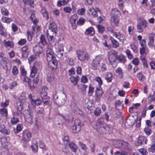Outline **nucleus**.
Segmentation results:
<instances>
[{
  "mask_svg": "<svg viewBox=\"0 0 155 155\" xmlns=\"http://www.w3.org/2000/svg\"><path fill=\"white\" fill-rule=\"evenodd\" d=\"M46 54L47 59L48 62L49 68L51 70L56 69L58 62L51 47L47 48L46 50Z\"/></svg>",
  "mask_w": 155,
  "mask_h": 155,
  "instance_id": "f257e3e1",
  "label": "nucleus"
},
{
  "mask_svg": "<svg viewBox=\"0 0 155 155\" xmlns=\"http://www.w3.org/2000/svg\"><path fill=\"white\" fill-rule=\"evenodd\" d=\"M66 99V95L65 94L62 93L58 96L56 94L54 95L53 99L54 102L59 106L63 105Z\"/></svg>",
  "mask_w": 155,
  "mask_h": 155,
  "instance_id": "f03ea898",
  "label": "nucleus"
},
{
  "mask_svg": "<svg viewBox=\"0 0 155 155\" xmlns=\"http://www.w3.org/2000/svg\"><path fill=\"white\" fill-rule=\"evenodd\" d=\"M76 53L78 59L81 61H84L85 60L88 61L89 58V56L88 54L85 53L83 50H78L76 51Z\"/></svg>",
  "mask_w": 155,
  "mask_h": 155,
  "instance_id": "7ed1b4c3",
  "label": "nucleus"
},
{
  "mask_svg": "<svg viewBox=\"0 0 155 155\" xmlns=\"http://www.w3.org/2000/svg\"><path fill=\"white\" fill-rule=\"evenodd\" d=\"M63 45L62 44H57L55 45V52L57 56L62 59L64 54Z\"/></svg>",
  "mask_w": 155,
  "mask_h": 155,
  "instance_id": "20e7f679",
  "label": "nucleus"
},
{
  "mask_svg": "<svg viewBox=\"0 0 155 155\" xmlns=\"http://www.w3.org/2000/svg\"><path fill=\"white\" fill-rule=\"evenodd\" d=\"M81 129L80 121L78 119L75 120L74 121V125L71 128L72 132L74 133H78L80 131Z\"/></svg>",
  "mask_w": 155,
  "mask_h": 155,
  "instance_id": "39448f33",
  "label": "nucleus"
},
{
  "mask_svg": "<svg viewBox=\"0 0 155 155\" xmlns=\"http://www.w3.org/2000/svg\"><path fill=\"white\" fill-rule=\"evenodd\" d=\"M102 58L99 55L97 56L93 60L91 64L94 70L98 69L100 67V62Z\"/></svg>",
  "mask_w": 155,
  "mask_h": 155,
  "instance_id": "423d86ee",
  "label": "nucleus"
},
{
  "mask_svg": "<svg viewBox=\"0 0 155 155\" xmlns=\"http://www.w3.org/2000/svg\"><path fill=\"white\" fill-rule=\"evenodd\" d=\"M98 12H100V10L98 8L95 9L93 8H91L87 11L88 15L91 18L97 17V16Z\"/></svg>",
  "mask_w": 155,
  "mask_h": 155,
  "instance_id": "0eeeda50",
  "label": "nucleus"
},
{
  "mask_svg": "<svg viewBox=\"0 0 155 155\" xmlns=\"http://www.w3.org/2000/svg\"><path fill=\"white\" fill-rule=\"evenodd\" d=\"M96 126L99 130H101L102 133L105 132V130L108 128L106 124L104 123L102 120H99L96 123Z\"/></svg>",
  "mask_w": 155,
  "mask_h": 155,
  "instance_id": "6e6552de",
  "label": "nucleus"
},
{
  "mask_svg": "<svg viewBox=\"0 0 155 155\" xmlns=\"http://www.w3.org/2000/svg\"><path fill=\"white\" fill-rule=\"evenodd\" d=\"M70 106L71 109L74 113L79 114H82V111L78 107L77 105L74 102H71Z\"/></svg>",
  "mask_w": 155,
  "mask_h": 155,
  "instance_id": "1a4fd4ad",
  "label": "nucleus"
},
{
  "mask_svg": "<svg viewBox=\"0 0 155 155\" xmlns=\"http://www.w3.org/2000/svg\"><path fill=\"white\" fill-rule=\"evenodd\" d=\"M56 31L48 30L47 31V36L49 42L51 43L54 41V37L56 35Z\"/></svg>",
  "mask_w": 155,
  "mask_h": 155,
  "instance_id": "9d476101",
  "label": "nucleus"
},
{
  "mask_svg": "<svg viewBox=\"0 0 155 155\" xmlns=\"http://www.w3.org/2000/svg\"><path fill=\"white\" fill-rule=\"evenodd\" d=\"M147 26V22L145 20H142L138 22L137 27L138 32H141L143 31V28Z\"/></svg>",
  "mask_w": 155,
  "mask_h": 155,
  "instance_id": "9b49d317",
  "label": "nucleus"
},
{
  "mask_svg": "<svg viewBox=\"0 0 155 155\" xmlns=\"http://www.w3.org/2000/svg\"><path fill=\"white\" fill-rule=\"evenodd\" d=\"M78 19V17L76 15H72L70 19V22L72 28L73 29H75L77 27L76 21Z\"/></svg>",
  "mask_w": 155,
  "mask_h": 155,
  "instance_id": "f8f14e48",
  "label": "nucleus"
},
{
  "mask_svg": "<svg viewBox=\"0 0 155 155\" xmlns=\"http://www.w3.org/2000/svg\"><path fill=\"white\" fill-rule=\"evenodd\" d=\"M33 51L35 54L36 55H38L39 54H41L43 52V49L42 47L37 45L33 47Z\"/></svg>",
  "mask_w": 155,
  "mask_h": 155,
  "instance_id": "ddd939ff",
  "label": "nucleus"
},
{
  "mask_svg": "<svg viewBox=\"0 0 155 155\" xmlns=\"http://www.w3.org/2000/svg\"><path fill=\"white\" fill-rule=\"evenodd\" d=\"M117 146H116L117 148H125L128 146V143L125 142H123L120 140H118L116 142Z\"/></svg>",
  "mask_w": 155,
  "mask_h": 155,
  "instance_id": "4468645a",
  "label": "nucleus"
},
{
  "mask_svg": "<svg viewBox=\"0 0 155 155\" xmlns=\"http://www.w3.org/2000/svg\"><path fill=\"white\" fill-rule=\"evenodd\" d=\"M101 89V87H97L95 90L96 100L97 101L99 100L102 96L103 93Z\"/></svg>",
  "mask_w": 155,
  "mask_h": 155,
  "instance_id": "2eb2a0df",
  "label": "nucleus"
},
{
  "mask_svg": "<svg viewBox=\"0 0 155 155\" xmlns=\"http://www.w3.org/2000/svg\"><path fill=\"white\" fill-rule=\"evenodd\" d=\"M41 101L45 105L50 106L51 105V102L50 101V98L48 96L41 98Z\"/></svg>",
  "mask_w": 155,
  "mask_h": 155,
  "instance_id": "dca6fc26",
  "label": "nucleus"
},
{
  "mask_svg": "<svg viewBox=\"0 0 155 155\" xmlns=\"http://www.w3.org/2000/svg\"><path fill=\"white\" fill-rule=\"evenodd\" d=\"M33 152H36L38 150V142L35 139H34L32 141V144L31 146Z\"/></svg>",
  "mask_w": 155,
  "mask_h": 155,
  "instance_id": "f3484780",
  "label": "nucleus"
},
{
  "mask_svg": "<svg viewBox=\"0 0 155 155\" xmlns=\"http://www.w3.org/2000/svg\"><path fill=\"white\" fill-rule=\"evenodd\" d=\"M0 132L5 135H8L10 134V131L9 130L5 128V126L4 124H2L0 126Z\"/></svg>",
  "mask_w": 155,
  "mask_h": 155,
  "instance_id": "a211bd4d",
  "label": "nucleus"
},
{
  "mask_svg": "<svg viewBox=\"0 0 155 155\" xmlns=\"http://www.w3.org/2000/svg\"><path fill=\"white\" fill-rule=\"evenodd\" d=\"M119 21L116 17H111L110 19L111 25L112 26H117L118 24Z\"/></svg>",
  "mask_w": 155,
  "mask_h": 155,
  "instance_id": "6ab92c4d",
  "label": "nucleus"
},
{
  "mask_svg": "<svg viewBox=\"0 0 155 155\" xmlns=\"http://www.w3.org/2000/svg\"><path fill=\"white\" fill-rule=\"evenodd\" d=\"M120 15V12L116 8L113 9L111 12V17H118Z\"/></svg>",
  "mask_w": 155,
  "mask_h": 155,
  "instance_id": "aec40b11",
  "label": "nucleus"
},
{
  "mask_svg": "<svg viewBox=\"0 0 155 155\" xmlns=\"http://www.w3.org/2000/svg\"><path fill=\"white\" fill-rule=\"evenodd\" d=\"M31 103L32 106H35L36 105H40L41 104L42 101L40 99L38 98L36 100L32 99V100L31 101Z\"/></svg>",
  "mask_w": 155,
  "mask_h": 155,
  "instance_id": "412c9836",
  "label": "nucleus"
},
{
  "mask_svg": "<svg viewBox=\"0 0 155 155\" xmlns=\"http://www.w3.org/2000/svg\"><path fill=\"white\" fill-rule=\"evenodd\" d=\"M110 39L111 41L113 48H117L119 46L118 42L113 37H110Z\"/></svg>",
  "mask_w": 155,
  "mask_h": 155,
  "instance_id": "4be33fe9",
  "label": "nucleus"
},
{
  "mask_svg": "<svg viewBox=\"0 0 155 155\" xmlns=\"http://www.w3.org/2000/svg\"><path fill=\"white\" fill-rule=\"evenodd\" d=\"M48 30L56 31L57 28L56 24L54 22H51L49 25Z\"/></svg>",
  "mask_w": 155,
  "mask_h": 155,
  "instance_id": "5701e85b",
  "label": "nucleus"
},
{
  "mask_svg": "<svg viewBox=\"0 0 155 155\" xmlns=\"http://www.w3.org/2000/svg\"><path fill=\"white\" fill-rule=\"evenodd\" d=\"M78 88L80 89L82 93L83 94H85L86 93V89L87 87V86L83 84H80L78 86Z\"/></svg>",
  "mask_w": 155,
  "mask_h": 155,
  "instance_id": "b1692460",
  "label": "nucleus"
},
{
  "mask_svg": "<svg viewBox=\"0 0 155 155\" xmlns=\"http://www.w3.org/2000/svg\"><path fill=\"white\" fill-rule=\"evenodd\" d=\"M71 82L74 85H76L78 82L79 78L77 76L76 77L71 76L70 78Z\"/></svg>",
  "mask_w": 155,
  "mask_h": 155,
  "instance_id": "393cba45",
  "label": "nucleus"
},
{
  "mask_svg": "<svg viewBox=\"0 0 155 155\" xmlns=\"http://www.w3.org/2000/svg\"><path fill=\"white\" fill-rule=\"evenodd\" d=\"M1 142L2 144L4 146L10 145V143L7 141V138L5 137H2L1 138Z\"/></svg>",
  "mask_w": 155,
  "mask_h": 155,
  "instance_id": "a878e982",
  "label": "nucleus"
},
{
  "mask_svg": "<svg viewBox=\"0 0 155 155\" xmlns=\"http://www.w3.org/2000/svg\"><path fill=\"white\" fill-rule=\"evenodd\" d=\"M23 137V138L27 137L28 139H29L31 137L32 135L28 130H24L22 133Z\"/></svg>",
  "mask_w": 155,
  "mask_h": 155,
  "instance_id": "bb28decb",
  "label": "nucleus"
},
{
  "mask_svg": "<svg viewBox=\"0 0 155 155\" xmlns=\"http://www.w3.org/2000/svg\"><path fill=\"white\" fill-rule=\"evenodd\" d=\"M85 33L86 34L89 35H93L94 34V29L93 27H91L86 29Z\"/></svg>",
  "mask_w": 155,
  "mask_h": 155,
  "instance_id": "cd10ccee",
  "label": "nucleus"
},
{
  "mask_svg": "<svg viewBox=\"0 0 155 155\" xmlns=\"http://www.w3.org/2000/svg\"><path fill=\"white\" fill-rule=\"evenodd\" d=\"M154 35H153L151 34V35H150L149 36V41L148 42V45L150 47H153V41H154Z\"/></svg>",
  "mask_w": 155,
  "mask_h": 155,
  "instance_id": "c85d7f7f",
  "label": "nucleus"
},
{
  "mask_svg": "<svg viewBox=\"0 0 155 155\" xmlns=\"http://www.w3.org/2000/svg\"><path fill=\"white\" fill-rule=\"evenodd\" d=\"M69 146L72 151L74 152H76L77 149V147L76 144L73 142H71L69 144Z\"/></svg>",
  "mask_w": 155,
  "mask_h": 155,
  "instance_id": "c756f323",
  "label": "nucleus"
},
{
  "mask_svg": "<svg viewBox=\"0 0 155 155\" xmlns=\"http://www.w3.org/2000/svg\"><path fill=\"white\" fill-rule=\"evenodd\" d=\"M23 81L24 82L27 83L28 84V86L31 87V89L34 88L35 86L34 85L32 86L31 85V80L30 78L27 77L24 78L23 80Z\"/></svg>",
  "mask_w": 155,
  "mask_h": 155,
  "instance_id": "7c9ffc66",
  "label": "nucleus"
},
{
  "mask_svg": "<svg viewBox=\"0 0 155 155\" xmlns=\"http://www.w3.org/2000/svg\"><path fill=\"white\" fill-rule=\"evenodd\" d=\"M69 1V0H58L57 2V5L58 6L60 7L63 5H66L68 3Z\"/></svg>",
  "mask_w": 155,
  "mask_h": 155,
  "instance_id": "2f4dec72",
  "label": "nucleus"
},
{
  "mask_svg": "<svg viewBox=\"0 0 155 155\" xmlns=\"http://www.w3.org/2000/svg\"><path fill=\"white\" fill-rule=\"evenodd\" d=\"M140 52L141 55L144 54H147L148 52V49L147 47H141L140 49Z\"/></svg>",
  "mask_w": 155,
  "mask_h": 155,
  "instance_id": "473e14b6",
  "label": "nucleus"
},
{
  "mask_svg": "<svg viewBox=\"0 0 155 155\" xmlns=\"http://www.w3.org/2000/svg\"><path fill=\"white\" fill-rule=\"evenodd\" d=\"M105 79L108 82H111L112 79V75L111 73L110 72L107 73L105 76Z\"/></svg>",
  "mask_w": 155,
  "mask_h": 155,
  "instance_id": "72a5a7b5",
  "label": "nucleus"
},
{
  "mask_svg": "<svg viewBox=\"0 0 155 155\" xmlns=\"http://www.w3.org/2000/svg\"><path fill=\"white\" fill-rule=\"evenodd\" d=\"M3 42L5 47H9L11 48L13 47V44L12 41H7L5 40H4Z\"/></svg>",
  "mask_w": 155,
  "mask_h": 155,
  "instance_id": "f704fd0d",
  "label": "nucleus"
},
{
  "mask_svg": "<svg viewBox=\"0 0 155 155\" xmlns=\"http://www.w3.org/2000/svg\"><path fill=\"white\" fill-rule=\"evenodd\" d=\"M116 37L122 42H123L125 40L124 36L123 35L120 34L119 33H118V35H116Z\"/></svg>",
  "mask_w": 155,
  "mask_h": 155,
  "instance_id": "c9c22d12",
  "label": "nucleus"
},
{
  "mask_svg": "<svg viewBox=\"0 0 155 155\" xmlns=\"http://www.w3.org/2000/svg\"><path fill=\"white\" fill-rule=\"evenodd\" d=\"M116 58L120 61L124 62L125 61L124 56L123 54H120L117 55L116 57Z\"/></svg>",
  "mask_w": 155,
  "mask_h": 155,
  "instance_id": "e433bc0d",
  "label": "nucleus"
},
{
  "mask_svg": "<svg viewBox=\"0 0 155 155\" xmlns=\"http://www.w3.org/2000/svg\"><path fill=\"white\" fill-rule=\"evenodd\" d=\"M145 139V138L143 136H140L137 141V145L140 146L141 145Z\"/></svg>",
  "mask_w": 155,
  "mask_h": 155,
  "instance_id": "4c0bfd02",
  "label": "nucleus"
},
{
  "mask_svg": "<svg viewBox=\"0 0 155 155\" xmlns=\"http://www.w3.org/2000/svg\"><path fill=\"white\" fill-rule=\"evenodd\" d=\"M19 122V118L17 117H15L14 116L11 118V122L12 124H16Z\"/></svg>",
  "mask_w": 155,
  "mask_h": 155,
  "instance_id": "58836bf2",
  "label": "nucleus"
},
{
  "mask_svg": "<svg viewBox=\"0 0 155 155\" xmlns=\"http://www.w3.org/2000/svg\"><path fill=\"white\" fill-rule=\"evenodd\" d=\"M115 58H116V57L114 56L113 55H111L109 56L108 60L111 64H113L115 62Z\"/></svg>",
  "mask_w": 155,
  "mask_h": 155,
  "instance_id": "ea45409f",
  "label": "nucleus"
},
{
  "mask_svg": "<svg viewBox=\"0 0 155 155\" xmlns=\"http://www.w3.org/2000/svg\"><path fill=\"white\" fill-rule=\"evenodd\" d=\"M41 11L44 17H46L47 19L48 18V16L47 13V12L45 8L41 7Z\"/></svg>",
  "mask_w": 155,
  "mask_h": 155,
  "instance_id": "a19ab883",
  "label": "nucleus"
},
{
  "mask_svg": "<svg viewBox=\"0 0 155 155\" xmlns=\"http://www.w3.org/2000/svg\"><path fill=\"white\" fill-rule=\"evenodd\" d=\"M37 72V69L35 66H33L31 69V75L32 77H34Z\"/></svg>",
  "mask_w": 155,
  "mask_h": 155,
  "instance_id": "79ce46f5",
  "label": "nucleus"
},
{
  "mask_svg": "<svg viewBox=\"0 0 155 155\" xmlns=\"http://www.w3.org/2000/svg\"><path fill=\"white\" fill-rule=\"evenodd\" d=\"M12 19L11 18H8L6 17H3L2 18V21L6 23H9L12 21Z\"/></svg>",
  "mask_w": 155,
  "mask_h": 155,
  "instance_id": "37998d69",
  "label": "nucleus"
},
{
  "mask_svg": "<svg viewBox=\"0 0 155 155\" xmlns=\"http://www.w3.org/2000/svg\"><path fill=\"white\" fill-rule=\"evenodd\" d=\"M17 109L18 111L16 112H13V115L14 116H18L19 115V113L21 111L22 109V107L20 104L19 106H17Z\"/></svg>",
  "mask_w": 155,
  "mask_h": 155,
  "instance_id": "c03bdc74",
  "label": "nucleus"
},
{
  "mask_svg": "<svg viewBox=\"0 0 155 155\" xmlns=\"http://www.w3.org/2000/svg\"><path fill=\"white\" fill-rule=\"evenodd\" d=\"M40 42L43 45L46 44V41L45 36L43 35H41L40 38Z\"/></svg>",
  "mask_w": 155,
  "mask_h": 155,
  "instance_id": "a18cd8bd",
  "label": "nucleus"
},
{
  "mask_svg": "<svg viewBox=\"0 0 155 155\" xmlns=\"http://www.w3.org/2000/svg\"><path fill=\"white\" fill-rule=\"evenodd\" d=\"M1 12L3 15H8L9 14L8 11L5 7L2 8L1 10Z\"/></svg>",
  "mask_w": 155,
  "mask_h": 155,
  "instance_id": "49530a36",
  "label": "nucleus"
},
{
  "mask_svg": "<svg viewBox=\"0 0 155 155\" xmlns=\"http://www.w3.org/2000/svg\"><path fill=\"white\" fill-rule=\"evenodd\" d=\"M0 113L5 117L8 115L7 110L5 108L0 109Z\"/></svg>",
  "mask_w": 155,
  "mask_h": 155,
  "instance_id": "de8ad7c7",
  "label": "nucleus"
},
{
  "mask_svg": "<svg viewBox=\"0 0 155 155\" xmlns=\"http://www.w3.org/2000/svg\"><path fill=\"white\" fill-rule=\"evenodd\" d=\"M85 20L82 18H79L77 21V24L78 25H83L85 22Z\"/></svg>",
  "mask_w": 155,
  "mask_h": 155,
  "instance_id": "09e8293b",
  "label": "nucleus"
},
{
  "mask_svg": "<svg viewBox=\"0 0 155 155\" xmlns=\"http://www.w3.org/2000/svg\"><path fill=\"white\" fill-rule=\"evenodd\" d=\"M144 131L147 135H149L151 132V130L147 127H145L144 129Z\"/></svg>",
  "mask_w": 155,
  "mask_h": 155,
  "instance_id": "8fccbe9b",
  "label": "nucleus"
},
{
  "mask_svg": "<svg viewBox=\"0 0 155 155\" xmlns=\"http://www.w3.org/2000/svg\"><path fill=\"white\" fill-rule=\"evenodd\" d=\"M94 91V88L92 87L91 85L89 87V91L88 92V95L89 96L92 95Z\"/></svg>",
  "mask_w": 155,
  "mask_h": 155,
  "instance_id": "3c124183",
  "label": "nucleus"
},
{
  "mask_svg": "<svg viewBox=\"0 0 155 155\" xmlns=\"http://www.w3.org/2000/svg\"><path fill=\"white\" fill-rule=\"evenodd\" d=\"M148 99L150 101H155V91L153 92V95H150L148 96Z\"/></svg>",
  "mask_w": 155,
  "mask_h": 155,
  "instance_id": "603ef678",
  "label": "nucleus"
},
{
  "mask_svg": "<svg viewBox=\"0 0 155 155\" xmlns=\"http://www.w3.org/2000/svg\"><path fill=\"white\" fill-rule=\"evenodd\" d=\"M130 46L134 52L136 53L137 51V49L134 43L131 44L130 45Z\"/></svg>",
  "mask_w": 155,
  "mask_h": 155,
  "instance_id": "864d4df0",
  "label": "nucleus"
},
{
  "mask_svg": "<svg viewBox=\"0 0 155 155\" xmlns=\"http://www.w3.org/2000/svg\"><path fill=\"white\" fill-rule=\"evenodd\" d=\"M18 70L16 66H14L12 68V73L14 75H16L18 74Z\"/></svg>",
  "mask_w": 155,
  "mask_h": 155,
  "instance_id": "5fc2aeb1",
  "label": "nucleus"
},
{
  "mask_svg": "<svg viewBox=\"0 0 155 155\" xmlns=\"http://www.w3.org/2000/svg\"><path fill=\"white\" fill-rule=\"evenodd\" d=\"M26 94L25 92H22L19 97V100L21 101V102L24 101L26 99L25 97Z\"/></svg>",
  "mask_w": 155,
  "mask_h": 155,
  "instance_id": "6e6d98bb",
  "label": "nucleus"
},
{
  "mask_svg": "<svg viewBox=\"0 0 155 155\" xmlns=\"http://www.w3.org/2000/svg\"><path fill=\"white\" fill-rule=\"evenodd\" d=\"M116 72L119 75H120L121 78H122L123 76V71L120 68H118L115 70Z\"/></svg>",
  "mask_w": 155,
  "mask_h": 155,
  "instance_id": "4d7b16f0",
  "label": "nucleus"
},
{
  "mask_svg": "<svg viewBox=\"0 0 155 155\" xmlns=\"http://www.w3.org/2000/svg\"><path fill=\"white\" fill-rule=\"evenodd\" d=\"M97 28L99 32L100 33H103L105 31V28L104 27L100 25L97 26Z\"/></svg>",
  "mask_w": 155,
  "mask_h": 155,
  "instance_id": "13d9d810",
  "label": "nucleus"
},
{
  "mask_svg": "<svg viewBox=\"0 0 155 155\" xmlns=\"http://www.w3.org/2000/svg\"><path fill=\"white\" fill-rule=\"evenodd\" d=\"M126 53L129 59H131L133 58V56L132 54L130 53V51L128 49H127L126 51Z\"/></svg>",
  "mask_w": 155,
  "mask_h": 155,
  "instance_id": "bf43d9fd",
  "label": "nucleus"
},
{
  "mask_svg": "<svg viewBox=\"0 0 155 155\" xmlns=\"http://www.w3.org/2000/svg\"><path fill=\"white\" fill-rule=\"evenodd\" d=\"M27 34L28 36V39L29 41H31L32 39V35L33 33L32 32L31 33L29 31H27Z\"/></svg>",
  "mask_w": 155,
  "mask_h": 155,
  "instance_id": "052dcab7",
  "label": "nucleus"
},
{
  "mask_svg": "<svg viewBox=\"0 0 155 155\" xmlns=\"http://www.w3.org/2000/svg\"><path fill=\"white\" fill-rule=\"evenodd\" d=\"M63 11L65 13H70L72 11V9L70 7L66 6L64 8Z\"/></svg>",
  "mask_w": 155,
  "mask_h": 155,
  "instance_id": "680f3d73",
  "label": "nucleus"
},
{
  "mask_svg": "<svg viewBox=\"0 0 155 155\" xmlns=\"http://www.w3.org/2000/svg\"><path fill=\"white\" fill-rule=\"evenodd\" d=\"M40 96L41 98L48 96H47V93L45 90V89L44 90H42V91L41 92Z\"/></svg>",
  "mask_w": 155,
  "mask_h": 155,
  "instance_id": "e2e57ef3",
  "label": "nucleus"
},
{
  "mask_svg": "<svg viewBox=\"0 0 155 155\" xmlns=\"http://www.w3.org/2000/svg\"><path fill=\"white\" fill-rule=\"evenodd\" d=\"M44 111V109L43 107H39L37 109V113L39 114H42Z\"/></svg>",
  "mask_w": 155,
  "mask_h": 155,
  "instance_id": "0e129e2a",
  "label": "nucleus"
},
{
  "mask_svg": "<svg viewBox=\"0 0 155 155\" xmlns=\"http://www.w3.org/2000/svg\"><path fill=\"white\" fill-rule=\"evenodd\" d=\"M101 110L100 108H97L94 111V114L97 116H99L101 113Z\"/></svg>",
  "mask_w": 155,
  "mask_h": 155,
  "instance_id": "69168bd1",
  "label": "nucleus"
},
{
  "mask_svg": "<svg viewBox=\"0 0 155 155\" xmlns=\"http://www.w3.org/2000/svg\"><path fill=\"white\" fill-rule=\"evenodd\" d=\"M23 129V126L21 124H18L16 127V130L17 133H18L19 132L21 131Z\"/></svg>",
  "mask_w": 155,
  "mask_h": 155,
  "instance_id": "338daca9",
  "label": "nucleus"
},
{
  "mask_svg": "<svg viewBox=\"0 0 155 155\" xmlns=\"http://www.w3.org/2000/svg\"><path fill=\"white\" fill-rule=\"evenodd\" d=\"M25 117L26 118H30L31 120L33 117V115L32 113L29 112L28 114H26L25 115Z\"/></svg>",
  "mask_w": 155,
  "mask_h": 155,
  "instance_id": "774afa93",
  "label": "nucleus"
}]
</instances>
